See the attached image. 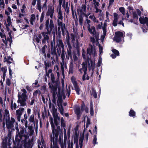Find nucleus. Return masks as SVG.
I'll return each mask as SVG.
<instances>
[{
    "label": "nucleus",
    "instance_id": "2f4dec72",
    "mask_svg": "<svg viewBox=\"0 0 148 148\" xmlns=\"http://www.w3.org/2000/svg\"><path fill=\"white\" fill-rule=\"evenodd\" d=\"M73 59L75 64H77V62H78L79 64H80V60H78L77 57L76 56H73Z\"/></svg>",
    "mask_w": 148,
    "mask_h": 148
},
{
    "label": "nucleus",
    "instance_id": "9d476101",
    "mask_svg": "<svg viewBox=\"0 0 148 148\" xmlns=\"http://www.w3.org/2000/svg\"><path fill=\"white\" fill-rule=\"evenodd\" d=\"M86 6L85 5H82L81 8H79L77 10L78 14L81 15H84L86 17L87 15L86 14Z\"/></svg>",
    "mask_w": 148,
    "mask_h": 148
},
{
    "label": "nucleus",
    "instance_id": "6e6d98bb",
    "mask_svg": "<svg viewBox=\"0 0 148 148\" xmlns=\"http://www.w3.org/2000/svg\"><path fill=\"white\" fill-rule=\"evenodd\" d=\"M60 145L61 148H66V144L64 143H63V142L61 143Z\"/></svg>",
    "mask_w": 148,
    "mask_h": 148
},
{
    "label": "nucleus",
    "instance_id": "680f3d73",
    "mask_svg": "<svg viewBox=\"0 0 148 148\" xmlns=\"http://www.w3.org/2000/svg\"><path fill=\"white\" fill-rule=\"evenodd\" d=\"M15 129H16V130H17V132H16V138H18V134H17V133H18V134H19V130L18 128V126H16V127Z\"/></svg>",
    "mask_w": 148,
    "mask_h": 148
},
{
    "label": "nucleus",
    "instance_id": "8fccbe9b",
    "mask_svg": "<svg viewBox=\"0 0 148 148\" xmlns=\"http://www.w3.org/2000/svg\"><path fill=\"white\" fill-rule=\"evenodd\" d=\"M112 51L113 53L115 54L116 56H118L119 55V53L118 50L115 49H113L112 50Z\"/></svg>",
    "mask_w": 148,
    "mask_h": 148
},
{
    "label": "nucleus",
    "instance_id": "6e6552de",
    "mask_svg": "<svg viewBox=\"0 0 148 148\" xmlns=\"http://www.w3.org/2000/svg\"><path fill=\"white\" fill-rule=\"evenodd\" d=\"M0 36L1 38L2 39V41L4 43L6 47L8 46V45H11L12 40V35H11V41L10 43L9 41L8 40V39L10 38V37H9L7 39L6 38V37L4 33V32L3 31H1L0 33Z\"/></svg>",
    "mask_w": 148,
    "mask_h": 148
},
{
    "label": "nucleus",
    "instance_id": "f3484780",
    "mask_svg": "<svg viewBox=\"0 0 148 148\" xmlns=\"http://www.w3.org/2000/svg\"><path fill=\"white\" fill-rule=\"evenodd\" d=\"M139 21L141 23L143 24H146V25L148 27V18L145 17H140L139 19Z\"/></svg>",
    "mask_w": 148,
    "mask_h": 148
},
{
    "label": "nucleus",
    "instance_id": "aec40b11",
    "mask_svg": "<svg viewBox=\"0 0 148 148\" xmlns=\"http://www.w3.org/2000/svg\"><path fill=\"white\" fill-rule=\"evenodd\" d=\"M37 20L36 17L35 15L34 14H32L29 20V22L30 24L33 25H34V23Z\"/></svg>",
    "mask_w": 148,
    "mask_h": 148
},
{
    "label": "nucleus",
    "instance_id": "1a4fd4ad",
    "mask_svg": "<svg viewBox=\"0 0 148 148\" xmlns=\"http://www.w3.org/2000/svg\"><path fill=\"white\" fill-rule=\"evenodd\" d=\"M71 39L74 47L77 48V51H78V48L79 47V42L78 40L77 37L73 34H71Z\"/></svg>",
    "mask_w": 148,
    "mask_h": 148
},
{
    "label": "nucleus",
    "instance_id": "f704fd0d",
    "mask_svg": "<svg viewBox=\"0 0 148 148\" xmlns=\"http://www.w3.org/2000/svg\"><path fill=\"white\" fill-rule=\"evenodd\" d=\"M44 140L42 139L41 140V142L38 143V148H43V145L44 144Z\"/></svg>",
    "mask_w": 148,
    "mask_h": 148
},
{
    "label": "nucleus",
    "instance_id": "2eb2a0df",
    "mask_svg": "<svg viewBox=\"0 0 148 148\" xmlns=\"http://www.w3.org/2000/svg\"><path fill=\"white\" fill-rule=\"evenodd\" d=\"M55 110V112H54L53 114V116L54 119V123L57 126L59 124V121L60 118L57 112V109H56Z\"/></svg>",
    "mask_w": 148,
    "mask_h": 148
},
{
    "label": "nucleus",
    "instance_id": "0eeeda50",
    "mask_svg": "<svg viewBox=\"0 0 148 148\" xmlns=\"http://www.w3.org/2000/svg\"><path fill=\"white\" fill-rule=\"evenodd\" d=\"M125 35L124 33L120 31L116 32L115 33V36L113 38V40L116 42H119L123 38Z\"/></svg>",
    "mask_w": 148,
    "mask_h": 148
},
{
    "label": "nucleus",
    "instance_id": "0e129e2a",
    "mask_svg": "<svg viewBox=\"0 0 148 148\" xmlns=\"http://www.w3.org/2000/svg\"><path fill=\"white\" fill-rule=\"evenodd\" d=\"M91 65L92 67V70H93L95 66V64L94 62H92L91 61Z\"/></svg>",
    "mask_w": 148,
    "mask_h": 148
},
{
    "label": "nucleus",
    "instance_id": "b1692460",
    "mask_svg": "<svg viewBox=\"0 0 148 148\" xmlns=\"http://www.w3.org/2000/svg\"><path fill=\"white\" fill-rule=\"evenodd\" d=\"M25 132V128H22L20 130V132H19V134H18V138L19 137L20 138L18 139H21L22 137L23 136Z\"/></svg>",
    "mask_w": 148,
    "mask_h": 148
},
{
    "label": "nucleus",
    "instance_id": "a211bd4d",
    "mask_svg": "<svg viewBox=\"0 0 148 148\" xmlns=\"http://www.w3.org/2000/svg\"><path fill=\"white\" fill-rule=\"evenodd\" d=\"M71 80L77 94L79 95V94L80 89L77 85V82L74 80H73L72 78H71Z\"/></svg>",
    "mask_w": 148,
    "mask_h": 148
},
{
    "label": "nucleus",
    "instance_id": "a878e982",
    "mask_svg": "<svg viewBox=\"0 0 148 148\" xmlns=\"http://www.w3.org/2000/svg\"><path fill=\"white\" fill-rule=\"evenodd\" d=\"M73 63L71 62L70 63L69 69V74H73Z\"/></svg>",
    "mask_w": 148,
    "mask_h": 148
},
{
    "label": "nucleus",
    "instance_id": "774afa93",
    "mask_svg": "<svg viewBox=\"0 0 148 148\" xmlns=\"http://www.w3.org/2000/svg\"><path fill=\"white\" fill-rule=\"evenodd\" d=\"M101 58H99L98 63L97 64V66H101Z\"/></svg>",
    "mask_w": 148,
    "mask_h": 148
},
{
    "label": "nucleus",
    "instance_id": "e2e57ef3",
    "mask_svg": "<svg viewBox=\"0 0 148 148\" xmlns=\"http://www.w3.org/2000/svg\"><path fill=\"white\" fill-rule=\"evenodd\" d=\"M51 79L52 82L53 83L54 82V79H55V77H54V75L53 74H51Z\"/></svg>",
    "mask_w": 148,
    "mask_h": 148
},
{
    "label": "nucleus",
    "instance_id": "13d9d810",
    "mask_svg": "<svg viewBox=\"0 0 148 148\" xmlns=\"http://www.w3.org/2000/svg\"><path fill=\"white\" fill-rule=\"evenodd\" d=\"M97 138L96 137V135H95L94 138L93 140V143L94 145H95L96 144H97Z\"/></svg>",
    "mask_w": 148,
    "mask_h": 148
},
{
    "label": "nucleus",
    "instance_id": "69168bd1",
    "mask_svg": "<svg viewBox=\"0 0 148 148\" xmlns=\"http://www.w3.org/2000/svg\"><path fill=\"white\" fill-rule=\"evenodd\" d=\"M99 51L100 54L102 53L103 48L101 47L100 44H99Z\"/></svg>",
    "mask_w": 148,
    "mask_h": 148
},
{
    "label": "nucleus",
    "instance_id": "c756f323",
    "mask_svg": "<svg viewBox=\"0 0 148 148\" xmlns=\"http://www.w3.org/2000/svg\"><path fill=\"white\" fill-rule=\"evenodd\" d=\"M89 18L94 22L98 23V21L96 19V18L93 15H90Z\"/></svg>",
    "mask_w": 148,
    "mask_h": 148
},
{
    "label": "nucleus",
    "instance_id": "39448f33",
    "mask_svg": "<svg viewBox=\"0 0 148 148\" xmlns=\"http://www.w3.org/2000/svg\"><path fill=\"white\" fill-rule=\"evenodd\" d=\"M67 36L66 37V44L68 46L67 55V57L68 58H72V47L70 43V36L69 33L67 32Z\"/></svg>",
    "mask_w": 148,
    "mask_h": 148
},
{
    "label": "nucleus",
    "instance_id": "58836bf2",
    "mask_svg": "<svg viewBox=\"0 0 148 148\" xmlns=\"http://www.w3.org/2000/svg\"><path fill=\"white\" fill-rule=\"evenodd\" d=\"M65 57V53L64 49H62V54L61 55V58L62 61H64Z\"/></svg>",
    "mask_w": 148,
    "mask_h": 148
},
{
    "label": "nucleus",
    "instance_id": "37998d69",
    "mask_svg": "<svg viewBox=\"0 0 148 148\" xmlns=\"http://www.w3.org/2000/svg\"><path fill=\"white\" fill-rule=\"evenodd\" d=\"M83 15H80L79 17V21L80 25H82L83 23V18L82 16Z\"/></svg>",
    "mask_w": 148,
    "mask_h": 148
},
{
    "label": "nucleus",
    "instance_id": "7ed1b4c3",
    "mask_svg": "<svg viewBox=\"0 0 148 148\" xmlns=\"http://www.w3.org/2000/svg\"><path fill=\"white\" fill-rule=\"evenodd\" d=\"M22 91L23 93L21 95H20L19 94L18 95V99L17 102L18 103L20 104L21 106H24L26 105L25 101L26 99V94L27 92L24 89H22Z\"/></svg>",
    "mask_w": 148,
    "mask_h": 148
},
{
    "label": "nucleus",
    "instance_id": "393cba45",
    "mask_svg": "<svg viewBox=\"0 0 148 148\" xmlns=\"http://www.w3.org/2000/svg\"><path fill=\"white\" fill-rule=\"evenodd\" d=\"M89 32L92 35H95L96 32L95 27H89L88 29Z\"/></svg>",
    "mask_w": 148,
    "mask_h": 148
},
{
    "label": "nucleus",
    "instance_id": "bb28decb",
    "mask_svg": "<svg viewBox=\"0 0 148 148\" xmlns=\"http://www.w3.org/2000/svg\"><path fill=\"white\" fill-rule=\"evenodd\" d=\"M94 8L96 10L95 11V13H99V16H102L103 15V14L102 13V10L98 8V7H96Z\"/></svg>",
    "mask_w": 148,
    "mask_h": 148
},
{
    "label": "nucleus",
    "instance_id": "412c9836",
    "mask_svg": "<svg viewBox=\"0 0 148 148\" xmlns=\"http://www.w3.org/2000/svg\"><path fill=\"white\" fill-rule=\"evenodd\" d=\"M42 34L44 38V40H42V42L44 43L45 42V41L49 39L48 34L47 32H43L42 33Z\"/></svg>",
    "mask_w": 148,
    "mask_h": 148
},
{
    "label": "nucleus",
    "instance_id": "423d86ee",
    "mask_svg": "<svg viewBox=\"0 0 148 148\" xmlns=\"http://www.w3.org/2000/svg\"><path fill=\"white\" fill-rule=\"evenodd\" d=\"M15 121L13 117H8L6 119V125L9 131L12 129L14 127V123Z\"/></svg>",
    "mask_w": 148,
    "mask_h": 148
},
{
    "label": "nucleus",
    "instance_id": "c9c22d12",
    "mask_svg": "<svg viewBox=\"0 0 148 148\" xmlns=\"http://www.w3.org/2000/svg\"><path fill=\"white\" fill-rule=\"evenodd\" d=\"M106 30H104L103 29V34L101 36V40H103L104 39L105 36L106 35Z\"/></svg>",
    "mask_w": 148,
    "mask_h": 148
},
{
    "label": "nucleus",
    "instance_id": "ddd939ff",
    "mask_svg": "<svg viewBox=\"0 0 148 148\" xmlns=\"http://www.w3.org/2000/svg\"><path fill=\"white\" fill-rule=\"evenodd\" d=\"M87 53L88 54L93 56H96L95 49L94 47L90 46L88 48L87 50Z\"/></svg>",
    "mask_w": 148,
    "mask_h": 148
},
{
    "label": "nucleus",
    "instance_id": "603ef678",
    "mask_svg": "<svg viewBox=\"0 0 148 148\" xmlns=\"http://www.w3.org/2000/svg\"><path fill=\"white\" fill-rule=\"evenodd\" d=\"M73 144L72 141L71 142L69 141V145L68 148H73Z\"/></svg>",
    "mask_w": 148,
    "mask_h": 148
},
{
    "label": "nucleus",
    "instance_id": "338daca9",
    "mask_svg": "<svg viewBox=\"0 0 148 148\" xmlns=\"http://www.w3.org/2000/svg\"><path fill=\"white\" fill-rule=\"evenodd\" d=\"M83 137L80 138L79 140V144H83Z\"/></svg>",
    "mask_w": 148,
    "mask_h": 148
},
{
    "label": "nucleus",
    "instance_id": "e433bc0d",
    "mask_svg": "<svg viewBox=\"0 0 148 148\" xmlns=\"http://www.w3.org/2000/svg\"><path fill=\"white\" fill-rule=\"evenodd\" d=\"M60 123L61 126L64 127H65V122L63 117L61 118L60 119Z\"/></svg>",
    "mask_w": 148,
    "mask_h": 148
},
{
    "label": "nucleus",
    "instance_id": "3c124183",
    "mask_svg": "<svg viewBox=\"0 0 148 148\" xmlns=\"http://www.w3.org/2000/svg\"><path fill=\"white\" fill-rule=\"evenodd\" d=\"M1 70L3 72L4 76H5L6 75L5 73L7 71L6 68L5 67H2L1 68Z\"/></svg>",
    "mask_w": 148,
    "mask_h": 148
},
{
    "label": "nucleus",
    "instance_id": "7c9ffc66",
    "mask_svg": "<svg viewBox=\"0 0 148 148\" xmlns=\"http://www.w3.org/2000/svg\"><path fill=\"white\" fill-rule=\"evenodd\" d=\"M16 104L15 103H13V101H12L11 104V109L12 110H15L16 108Z\"/></svg>",
    "mask_w": 148,
    "mask_h": 148
},
{
    "label": "nucleus",
    "instance_id": "f03ea898",
    "mask_svg": "<svg viewBox=\"0 0 148 148\" xmlns=\"http://www.w3.org/2000/svg\"><path fill=\"white\" fill-rule=\"evenodd\" d=\"M50 123L52 132V135H51V148H59L57 144V142L58 139L59 132L55 129V126L52 118L51 119Z\"/></svg>",
    "mask_w": 148,
    "mask_h": 148
},
{
    "label": "nucleus",
    "instance_id": "473e14b6",
    "mask_svg": "<svg viewBox=\"0 0 148 148\" xmlns=\"http://www.w3.org/2000/svg\"><path fill=\"white\" fill-rule=\"evenodd\" d=\"M58 46L61 47L62 49H64V45L62 41L61 40H58Z\"/></svg>",
    "mask_w": 148,
    "mask_h": 148
},
{
    "label": "nucleus",
    "instance_id": "de8ad7c7",
    "mask_svg": "<svg viewBox=\"0 0 148 148\" xmlns=\"http://www.w3.org/2000/svg\"><path fill=\"white\" fill-rule=\"evenodd\" d=\"M6 23L10 24H12V22L11 21L10 17L9 16H8L6 19Z\"/></svg>",
    "mask_w": 148,
    "mask_h": 148
},
{
    "label": "nucleus",
    "instance_id": "052dcab7",
    "mask_svg": "<svg viewBox=\"0 0 148 148\" xmlns=\"http://www.w3.org/2000/svg\"><path fill=\"white\" fill-rule=\"evenodd\" d=\"M44 14L43 13H42V14H41L40 18V22H42L44 19Z\"/></svg>",
    "mask_w": 148,
    "mask_h": 148
},
{
    "label": "nucleus",
    "instance_id": "5fc2aeb1",
    "mask_svg": "<svg viewBox=\"0 0 148 148\" xmlns=\"http://www.w3.org/2000/svg\"><path fill=\"white\" fill-rule=\"evenodd\" d=\"M66 95L69 97L70 94V90L69 88L66 89Z\"/></svg>",
    "mask_w": 148,
    "mask_h": 148
},
{
    "label": "nucleus",
    "instance_id": "864d4df0",
    "mask_svg": "<svg viewBox=\"0 0 148 148\" xmlns=\"http://www.w3.org/2000/svg\"><path fill=\"white\" fill-rule=\"evenodd\" d=\"M92 94L95 98H97V95L96 93V92L94 89L92 90Z\"/></svg>",
    "mask_w": 148,
    "mask_h": 148
},
{
    "label": "nucleus",
    "instance_id": "cd10ccee",
    "mask_svg": "<svg viewBox=\"0 0 148 148\" xmlns=\"http://www.w3.org/2000/svg\"><path fill=\"white\" fill-rule=\"evenodd\" d=\"M37 8L38 10L40 12H41L42 8L41 6L40 0H37Z\"/></svg>",
    "mask_w": 148,
    "mask_h": 148
},
{
    "label": "nucleus",
    "instance_id": "c85d7f7f",
    "mask_svg": "<svg viewBox=\"0 0 148 148\" xmlns=\"http://www.w3.org/2000/svg\"><path fill=\"white\" fill-rule=\"evenodd\" d=\"M4 62L6 61L8 63L10 64L12 63V59L10 56H8V58H6V57H4Z\"/></svg>",
    "mask_w": 148,
    "mask_h": 148
},
{
    "label": "nucleus",
    "instance_id": "72a5a7b5",
    "mask_svg": "<svg viewBox=\"0 0 148 148\" xmlns=\"http://www.w3.org/2000/svg\"><path fill=\"white\" fill-rule=\"evenodd\" d=\"M90 114L92 116L94 114V111L93 108L92 103L91 102L90 104Z\"/></svg>",
    "mask_w": 148,
    "mask_h": 148
},
{
    "label": "nucleus",
    "instance_id": "79ce46f5",
    "mask_svg": "<svg viewBox=\"0 0 148 148\" xmlns=\"http://www.w3.org/2000/svg\"><path fill=\"white\" fill-rule=\"evenodd\" d=\"M106 18H107V20L106 21H107L109 22L110 21V20L109 18V16H112V15L110 14L108 12L106 11Z\"/></svg>",
    "mask_w": 148,
    "mask_h": 148
},
{
    "label": "nucleus",
    "instance_id": "4c0bfd02",
    "mask_svg": "<svg viewBox=\"0 0 148 148\" xmlns=\"http://www.w3.org/2000/svg\"><path fill=\"white\" fill-rule=\"evenodd\" d=\"M4 116L5 117H6V119L8 118V117H10L9 111L7 109H5L4 111Z\"/></svg>",
    "mask_w": 148,
    "mask_h": 148
},
{
    "label": "nucleus",
    "instance_id": "a19ab883",
    "mask_svg": "<svg viewBox=\"0 0 148 148\" xmlns=\"http://www.w3.org/2000/svg\"><path fill=\"white\" fill-rule=\"evenodd\" d=\"M93 5L94 8L98 7L99 6V1H97L96 0H93Z\"/></svg>",
    "mask_w": 148,
    "mask_h": 148
},
{
    "label": "nucleus",
    "instance_id": "4468645a",
    "mask_svg": "<svg viewBox=\"0 0 148 148\" xmlns=\"http://www.w3.org/2000/svg\"><path fill=\"white\" fill-rule=\"evenodd\" d=\"M4 24H5V27L6 28V29L7 31L8 32V35L10 37V38H8V40L9 41L10 43V42L11 41V34L12 32L10 30V27L12 25V24H8V23H6V21H5V23Z\"/></svg>",
    "mask_w": 148,
    "mask_h": 148
},
{
    "label": "nucleus",
    "instance_id": "ea45409f",
    "mask_svg": "<svg viewBox=\"0 0 148 148\" xmlns=\"http://www.w3.org/2000/svg\"><path fill=\"white\" fill-rule=\"evenodd\" d=\"M49 27L51 31L53 28L54 24H53V21L52 20H50Z\"/></svg>",
    "mask_w": 148,
    "mask_h": 148
},
{
    "label": "nucleus",
    "instance_id": "49530a36",
    "mask_svg": "<svg viewBox=\"0 0 148 148\" xmlns=\"http://www.w3.org/2000/svg\"><path fill=\"white\" fill-rule=\"evenodd\" d=\"M135 112L132 110H130L129 112V115L130 116H135Z\"/></svg>",
    "mask_w": 148,
    "mask_h": 148
},
{
    "label": "nucleus",
    "instance_id": "c03bdc74",
    "mask_svg": "<svg viewBox=\"0 0 148 148\" xmlns=\"http://www.w3.org/2000/svg\"><path fill=\"white\" fill-rule=\"evenodd\" d=\"M0 7L2 8H5V4L3 0H0Z\"/></svg>",
    "mask_w": 148,
    "mask_h": 148
},
{
    "label": "nucleus",
    "instance_id": "09e8293b",
    "mask_svg": "<svg viewBox=\"0 0 148 148\" xmlns=\"http://www.w3.org/2000/svg\"><path fill=\"white\" fill-rule=\"evenodd\" d=\"M29 121L31 122H34V115H31L29 119Z\"/></svg>",
    "mask_w": 148,
    "mask_h": 148
},
{
    "label": "nucleus",
    "instance_id": "bf43d9fd",
    "mask_svg": "<svg viewBox=\"0 0 148 148\" xmlns=\"http://www.w3.org/2000/svg\"><path fill=\"white\" fill-rule=\"evenodd\" d=\"M45 66L46 70H47V69L48 67H49L51 65V64L49 63H47L46 62H45Z\"/></svg>",
    "mask_w": 148,
    "mask_h": 148
},
{
    "label": "nucleus",
    "instance_id": "9b49d317",
    "mask_svg": "<svg viewBox=\"0 0 148 148\" xmlns=\"http://www.w3.org/2000/svg\"><path fill=\"white\" fill-rule=\"evenodd\" d=\"M54 13V7L51 4H49L48 6V9L47 13V15L49 16L51 18H53Z\"/></svg>",
    "mask_w": 148,
    "mask_h": 148
},
{
    "label": "nucleus",
    "instance_id": "4be33fe9",
    "mask_svg": "<svg viewBox=\"0 0 148 148\" xmlns=\"http://www.w3.org/2000/svg\"><path fill=\"white\" fill-rule=\"evenodd\" d=\"M61 68L62 71V73L63 76H64V68L65 67L66 68V64L64 63V61H62V62L60 63Z\"/></svg>",
    "mask_w": 148,
    "mask_h": 148
},
{
    "label": "nucleus",
    "instance_id": "20e7f679",
    "mask_svg": "<svg viewBox=\"0 0 148 148\" xmlns=\"http://www.w3.org/2000/svg\"><path fill=\"white\" fill-rule=\"evenodd\" d=\"M60 99L58 98V110L60 113L62 115H63L64 113V109L62 107V99L63 98L64 99H65V96L64 94L62 95L61 96L60 95Z\"/></svg>",
    "mask_w": 148,
    "mask_h": 148
},
{
    "label": "nucleus",
    "instance_id": "f257e3e1",
    "mask_svg": "<svg viewBox=\"0 0 148 148\" xmlns=\"http://www.w3.org/2000/svg\"><path fill=\"white\" fill-rule=\"evenodd\" d=\"M59 6L57 10V12H58L57 22L58 25L59 26L58 28V31H59L61 29L63 33L64 29L65 28V24L62 23L63 16L61 9L62 3V7L64 8H65V0H59Z\"/></svg>",
    "mask_w": 148,
    "mask_h": 148
},
{
    "label": "nucleus",
    "instance_id": "f8f14e48",
    "mask_svg": "<svg viewBox=\"0 0 148 148\" xmlns=\"http://www.w3.org/2000/svg\"><path fill=\"white\" fill-rule=\"evenodd\" d=\"M85 106L84 105H82V108L80 110V108L79 106H77L74 109V111L76 114L77 115L78 117H79L80 114H81L82 111H83L84 109Z\"/></svg>",
    "mask_w": 148,
    "mask_h": 148
},
{
    "label": "nucleus",
    "instance_id": "6ab92c4d",
    "mask_svg": "<svg viewBox=\"0 0 148 148\" xmlns=\"http://www.w3.org/2000/svg\"><path fill=\"white\" fill-rule=\"evenodd\" d=\"M114 18L112 23L113 25L114 26H116L117 25V21L119 18V16L117 14L114 13Z\"/></svg>",
    "mask_w": 148,
    "mask_h": 148
},
{
    "label": "nucleus",
    "instance_id": "4d7b16f0",
    "mask_svg": "<svg viewBox=\"0 0 148 148\" xmlns=\"http://www.w3.org/2000/svg\"><path fill=\"white\" fill-rule=\"evenodd\" d=\"M90 124V120L88 118H87V122H86V127L87 128L88 127V126Z\"/></svg>",
    "mask_w": 148,
    "mask_h": 148
},
{
    "label": "nucleus",
    "instance_id": "5701e85b",
    "mask_svg": "<svg viewBox=\"0 0 148 148\" xmlns=\"http://www.w3.org/2000/svg\"><path fill=\"white\" fill-rule=\"evenodd\" d=\"M25 109L23 108H20L18 109L16 111L17 115H21Z\"/></svg>",
    "mask_w": 148,
    "mask_h": 148
},
{
    "label": "nucleus",
    "instance_id": "dca6fc26",
    "mask_svg": "<svg viewBox=\"0 0 148 148\" xmlns=\"http://www.w3.org/2000/svg\"><path fill=\"white\" fill-rule=\"evenodd\" d=\"M87 69V66L86 63L84 62L82 64V67L79 69V71L81 73H82L83 71L84 74H86Z\"/></svg>",
    "mask_w": 148,
    "mask_h": 148
},
{
    "label": "nucleus",
    "instance_id": "a18cd8bd",
    "mask_svg": "<svg viewBox=\"0 0 148 148\" xmlns=\"http://www.w3.org/2000/svg\"><path fill=\"white\" fill-rule=\"evenodd\" d=\"M119 10L121 12L123 15H125V9L123 7H121L119 8Z\"/></svg>",
    "mask_w": 148,
    "mask_h": 148
}]
</instances>
